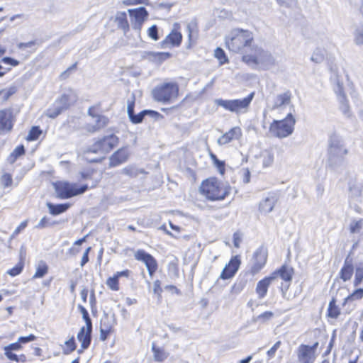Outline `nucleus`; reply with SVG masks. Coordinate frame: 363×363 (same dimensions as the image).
Segmentation results:
<instances>
[{"instance_id":"22","label":"nucleus","mask_w":363,"mask_h":363,"mask_svg":"<svg viewBox=\"0 0 363 363\" xmlns=\"http://www.w3.org/2000/svg\"><path fill=\"white\" fill-rule=\"evenodd\" d=\"M242 135V131L240 127H234L228 132L223 134L218 139L219 145H225L231 142L233 139H238Z\"/></svg>"},{"instance_id":"50","label":"nucleus","mask_w":363,"mask_h":363,"mask_svg":"<svg viewBox=\"0 0 363 363\" xmlns=\"http://www.w3.org/2000/svg\"><path fill=\"white\" fill-rule=\"evenodd\" d=\"M354 41L357 45H363V26H359L355 30Z\"/></svg>"},{"instance_id":"23","label":"nucleus","mask_w":363,"mask_h":363,"mask_svg":"<svg viewBox=\"0 0 363 363\" xmlns=\"http://www.w3.org/2000/svg\"><path fill=\"white\" fill-rule=\"evenodd\" d=\"M294 269L287 265L281 266L278 270L274 272L271 276H274V280L280 277L286 283L290 282L292 279Z\"/></svg>"},{"instance_id":"41","label":"nucleus","mask_w":363,"mask_h":363,"mask_svg":"<svg viewBox=\"0 0 363 363\" xmlns=\"http://www.w3.org/2000/svg\"><path fill=\"white\" fill-rule=\"evenodd\" d=\"M48 272V266L45 263L40 264L33 277V279H38L43 277Z\"/></svg>"},{"instance_id":"7","label":"nucleus","mask_w":363,"mask_h":363,"mask_svg":"<svg viewBox=\"0 0 363 363\" xmlns=\"http://www.w3.org/2000/svg\"><path fill=\"white\" fill-rule=\"evenodd\" d=\"M255 96V92H251L247 96L242 99L225 100L222 99H216L215 103L218 106L224 108L225 110L235 113H246L248 111L250 105Z\"/></svg>"},{"instance_id":"12","label":"nucleus","mask_w":363,"mask_h":363,"mask_svg":"<svg viewBox=\"0 0 363 363\" xmlns=\"http://www.w3.org/2000/svg\"><path fill=\"white\" fill-rule=\"evenodd\" d=\"M134 257L135 259L145 263L149 275L152 276L157 269V263L154 257L143 250H137Z\"/></svg>"},{"instance_id":"14","label":"nucleus","mask_w":363,"mask_h":363,"mask_svg":"<svg viewBox=\"0 0 363 363\" xmlns=\"http://www.w3.org/2000/svg\"><path fill=\"white\" fill-rule=\"evenodd\" d=\"M128 13L130 16L134 19L132 23V27L136 30H140L144 21L148 16V12L143 6L137 9H129Z\"/></svg>"},{"instance_id":"27","label":"nucleus","mask_w":363,"mask_h":363,"mask_svg":"<svg viewBox=\"0 0 363 363\" xmlns=\"http://www.w3.org/2000/svg\"><path fill=\"white\" fill-rule=\"evenodd\" d=\"M114 22L116 23L118 28L123 30L124 33L129 30V24L125 12L118 11L115 16Z\"/></svg>"},{"instance_id":"52","label":"nucleus","mask_w":363,"mask_h":363,"mask_svg":"<svg viewBox=\"0 0 363 363\" xmlns=\"http://www.w3.org/2000/svg\"><path fill=\"white\" fill-rule=\"evenodd\" d=\"M362 228V220H353L350 225V230L351 233H359Z\"/></svg>"},{"instance_id":"64","label":"nucleus","mask_w":363,"mask_h":363,"mask_svg":"<svg viewBox=\"0 0 363 363\" xmlns=\"http://www.w3.org/2000/svg\"><path fill=\"white\" fill-rule=\"evenodd\" d=\"M28 221L24 220L20 223V225L15 229L13 232V235H18L23 230H24L28 225Z\"/></svg>"},{"instance_id":"24","label":"nucleus","mask_w":363,"mask_h":363,"mask_svg":"<svg viewBox=\"0 0 363 363\" xmlns=\"http://www.w3.org/2000/svg\"><path fill=\"white\" fill-rule=\"evenodd\" d=\"M273 281L274 276L270 275L258 281L256 286V292L258 294L259 298H262L266 296L268 287Z\"/></svg>"},{"instance_id":"48","label":"nucleus","mask_w":363,"mask_h":363,"mask_svg":"<svg viewBox=\"0 0 363 363\" xmlns=\"http://www.w3.org/2000/svg\"><path fill=\"white\" fill-rule=\"evenodd\" d=\"M1 182L4 188L11 187L13 184V177L11 173H4L1 177Z\"/></svg>"},{"instance_id":"58","label":"nucleus","mask_w":363,"mask_h":363,"mask_svg":"<svg viewBox=\"0 0 363 363\" xmlns=\"http://www.w3.org/2000/svg\"><path fill=\"white\" fill-rule=\"evenodd\" d=\"M146 116H148L155 119V121H160L163 119L164 116L159 112L154 110L145 109Z\"/></svg>"},{"instance_id":"25","label":"nucleus","mask_w":363,"mask_h":363,"mask_svg":"<svg viewBox=\"0 0 363 363\" xmlns=\"http://www.w3.org/2000/svg\"><path fill=\"white\" fill-rule=\"evenodd\" d=\"M312 347L306 345H301L298 350V359L301 363H313L311 357Z\"/></svg>"},{"instance_id":"11","label":"nucleus","mask_w":363,"mask_h":363,"mask_svg":"<svg viewBox=\"0 0 363 363\" xmlns=\"http://www.w3.org/2000/svg\"><path fill=\"white\" fill-rule=\"evenodd\" d=\"M267 250L261 246L256 250L252 258L250 272L252 274H257L265 265L267 259Z\"/></svg>"},{"instance_id":"38","label":"nucleus","mask_w":363,"mask_h":363,"mask_svg":"<svg viewBox=\"0 0 363 363\" xmlns=\"http://www.w3.org/2000/svg\"><path fill=\"white\" fill-rule=\"evenodd\" d=\"M325 60V51L320 48H317L314 50L311 60L315 63L320 64Z\"/></svg>"},{"instance_id":"36","label":"nucleus","mask_w":363,"mask_h":363,"mask_svg":"<svg viewBox=\"0 0 363 363\" xmlns=\"http://www.w3.org/2000/svg\"><path fill=\"white\" fill-rule=\"evenodd\" d=\"M242 61L250 66L256 67L258 65V64L255 48H254L252 54L243 55Z\"/></svg>"},{"instance_id":"26","label":"nucleus","mask_w":363,"mask_h":363,"mask_svg":"<svg viewBox=\"0 0 363 363\" xmlns=\"http://www.w3.org/2000/svg\"><path fill=\"white\" fill-rule=\"evenodd\" d=\"M291 93L289 90L283 94H278L274 100L272 109H277L283 106L289 105L291 103Z\"/></svg>"},{"instance_id":"33","label":"nucleus","mask_w":363,"mask_h":363,"mask_svg":"<svg viewBox=\"0 0 363 363\" xmlns=\"http://www.w3.org/2000/svg\"><path fill=\"white\" fill-rule=\"evenodd\" d=\"M17 91V88L15 86H10L7 89H3L0 90V96L1 97L2 101H7L13 94Z\"/></svg>"},{"instance_id":"47","label":"nucleus","mask_w":363,"mask_h":363,"mask_svg":"<svg viewBox=\"0 0 363 363\" xmlns=\"http://www.w3.org/2000/svg\"><path fill=\"white\" fill-rule=\"evenodd\" d=\"M210 157L214 165L218 168L219 172L221 174H223L225 172V162L223 161L219 160L216 155L212 152L210 153Z\"/></svg>"},{"instance_id":"13","label":"nucleus","mask_w":363,"mask_h":363,"mask_svg":"<svg viewBox=\"0 0 363 363\" xmlns=\"http://www.w3.org/2000/svg\"><path fill=\"white\" fill-rule=\"evenodd\" d=\"M16 118L11 108L0 110V131L10 132L13 127Z\"/></svg>"},{"instance_id":"40","label":"nucleus","mask_w":363,"mask_h":363,"mask_svg":"<svg viewBox=\"0 0 363 363\" xmlns=\"http://www.w3.org/2000/svg\"><path fill=\"white\" fill-rule=\"evenodd\" d=\"M87 236L88 235L84 236L83 238L77 240L74 243L72 247L69 250V253L71 255L75 256L82 250L81 245L85 241Z\"/></svg>"},{"instance_id":"55","label":"nucleus","mask_w":363,"mask_h":363,"mask_svg":"<svg viewBox=\"0 0 363 363\" xmlns=\"http://www.w3.org/2000/svg\"><path fill=\"white\" fill-rule=\"evenodd\" d=\"M349 190H350V196L353 198L359 197L361 196L362 189L358 185H356V184L350 185Z\"/></svg>"},{"instance_id":"34","label":"nucleus","mask_w":363,"mask_h":363,"mask_svg":"<svg viewBox=\"0 0 363 363\" xmlns=\"http://www.w3.org/2000/svg\"><path fill=\"white\" fill-rule=\"evenodd\" d=\"M247 283V280L245 277L238 278L233 285L231 292L233 294H239L245 287Z\"/></svg>"},{"instance_id":"39","label":"nucleus","mask_w":363,"mask_h":363,"mask_svg":"<svg viewBox=\"0 0 363 363\" xmlns=\"http://www.w3.org/2000/svg\"><path fill=\"white\" fill-rule=\"evenodd\" d=\"M128 116L132 123H133V124L141 123L143 122L144 118L146 116L145 109L140 111L138 114H136V113H135V112H133L131 114L128 115Z\"/></svg>"},{"instance_id":"10","label":"nucleus","mask_w":363,"mask_h":363,"mask_svg":"<svg viewBox=\"0 0 363 363\" xmlns=\"http://www.w3.org/2000/svg\"><path fill=\"white\" fill-rule=\"evenodd\" d=\"M78 308L82 313L83 318L86 321V333H85L84 327L82 328L77 335V338L82 343V348L86 349L89 346L91 341V319L89 315V313L86 309L82 306H79Z\"/></svg>"},{"instance_id":"28","label":"nucleus","mask_w":363,"mask_h":363,"mask_svg":"<svg viewBox=\"0 0 363 363\" xmlns=\"http://www.w3.org/2000/svg\"><path fill=\"white\" fill-rule=\"evenodd\" d=\"M108 122L109 119L106 116L92 113V131L106 127Z\"/></svg>"},{"instance_id":"51","label":"nucleus","mask_w":363,"mask_h":363,"mask_svg":"<svg viewBox=\"0 0 363 363\" xmlns=\"http://www.w3.org/2000/svg\"><path fill=\"white\" fill-rule=\"evenodd\" d=\"M274 314L271 311H266L259 315H257L256 318H255V321L256 322H260L262 323H264L271 319L273 317Z\"/></svg>"},{"instance_id":"6","label":"nucleus","mask_w":363,"mask_h":363,"mask_svg":"<svg viewBox=\"0 0 363 363\" xmlns=\"http://www.w3.org/2000/svg\"><path fill=\"white\" fill-rule=\"evenodd\" d=\"M296 120L289 113L283 120H274L269 127L270 133L275 137L284 138L292 134Z\"/></svg>"},{"instance_id":"5","label":"nucleus","mask_w":363,"mask_h":363,"mask_svg":"<svg viewBox=\"0 0 363 363\" xmlns=\"http://www.w3.org/2000/svg\"><path fill=\"white\" fill-rule=\"evenodd\" d=\"M230 40L225 41L228 49L234 52H239L242 50L251 46L253 36L251 32L238 29L231 33Z\"/></svg>"},{"instance_id":"62","label":"nucleus","mask_w":363,"mask_h":363,"mask_svg":"<svg viewBox=\"0 0 363 363\" xmlns=\"http://www.w3.org/2000/svg\"><path fill=\"white\" fill-rule=\"evenodd\" d=\"M281 341L277 342L268 351L267 354L269 358H272L274 356L277 350L279 348L281 345Z\"/></svg>"},{"instance_id":"37","label":"nucleus","mask_w":363,"mask_h":363,"mask_svg":"<svg viewBox=\"0 0 363 363\" xmlns=\"http://www.w3.org/2000/svg\"><path fill=\"white\" fill-rule=\"evenodd\" d=\"M363 280V263H359L355 269V277L354 280V286H358Z\"/></svg>"},{"instance_id":"31","label":"nucleus","mask_w":363,"mask_h":363,"mask_svg":"<svg viewBox=\"0 0 363 363\" xmlns=\"http://www.w3.org/2000/svg\"><path fill=\"white\" fill-rule=\"evenodd\" d=\"M337 300L333 297L328 304V316L330 318L337 319L340 314V309L336 304Z\"/></svg>"},{"instance_id":"9","label":"nucleus","mask_w":363,"mask_h":363,"mask_svg":"<svg viewBox=\"0 0 363 363\" xmlns=\"http://www.w3.org/2000/svg\"><path fill=\"white\" fill-rule=\"evenodd\" d=\"M118 138L114 134H111L98 140L92 145V152H100L103 155L100 158H92V162H98L104 157L118 144Z\"/></svg>"},{"instance_id":"18","label":"nucleus","mask_w":363,"mask_h":363,"mask_svg":"<svg viewBox=\"0 0 363 363\" xmlns=\"http://www.w3.org/2000/svg\"><path fill=\"white\" fill-rule=\"evenodd\" d=\"M255 52L257 57V64L262 65L266 68L275 65V59L268 51H265L262 48H255Z\"/></svg>"},{"instance_id":"59","label":"nucleus","mask_w":363,"mask_h":363,"mask_svg":"<svg viewBox=\"0 0 363 363\" xmlns=\"http://www.w3.org/2000/svg\"><path fill=\"white\" fill-rule=\"evenodd\" d=\"M1 62L10 65L11 67H16L19 65V61L10 57H4L1 60Z\"/></svg>"},{"instance_id":"63","label":"nucleus","mask_w":363,"mask_h":363,"mask_svg":"<svg viewBox=\"0 0 363 363\" xmlns=\"http://www.w3.org/2000/svg\"><path fill=\"white\" fill-rule=\"evenodd\" d=\"M273 155L270 153H268L267 156H265L263 159V166L266 167H269L273 163Z\"/></svg>"},{"instance_id":"53","label":"nucleus","mask_w":363,"mask_h":363,"mask_svg":"<svg viewBox=\"0 0 363 363\" xmlns=\"http://www.w3.org/2000/svg\"><path fill=\"white\" fill-rule=\"evenodd\" d=\"M106 284L110 287L111 289L117 291L118 290V278L114 275L112 277H109L107 279Z\"/></svg>"},{"instance_id":"21","label":"nucleus","mask_w":363,"mask_h":363,"mask_svg":"<svg viewBox=\"0 0 363 363\" xmlns=\"http://www.w3.org/2000/svg\"><path fill=\"white\" fill-rule=\"evenodd\" d=\"M182 40V35L181 33L172 30L170 33H169L164 40H163L160 43V46L162 48H166L169 44H171L172 46H179Z\"/></svg>"},{"instance_id":"57","label":"nucleus","mask_w":363,"mask_h":363,"mask_svg":"<svg viewBox=\"0 0 363 363\" xmlns=\"http://www.w3.org/2000/svg\"><path fill=\"white\" fill-rule=\"evenodd\" d=\"M135 101V94H132L130 99H128V101H127V104H128V106H127V113H128V116L131 114L132 113L135 112L134 111Z\"/></svg>"},{"instance_id":"56","label":"nucleus","mask_w":363,"mask_h":363,"mask_svg":"<svg viewBox=\"0 0 363 363\" xmlns=\"http://www.w3.org/2000/svg\"><path fill=\"white\" fill-rule=\"evenodd\" d=\"M148 36L154 40L160 38L158 35V28L156 25H152L147 30Z\"/></svg>"},{"instance_id":"19","label":"nucleus","mask_w":363,"mask_h":363,"mask_svg":"<svg viewBox=\"0 0 363 363\" xmlns=\"http://www.w3.org/2000/svg\"><path fill=\"white\" fill-rule=\"evenodd\" d=\"M350 252L345 259L344 264L339 272V277L343 281L350 280L354 273V266Z\"/></svg>"},{"instance_id":"2","label":"nucleus","mask_w":363,"mask_h":363,"mask_svg":"<svg viewBox=\"0 0 363 363\" xmlns=\"http://www.w3.org/2000/svg\"><path fill=\"white\" fill-rule=\"evenodd\" d=\"M199 190L207 199L218 201L228 196L231 187L221 183L216 178H209L202 182Z\"/></svg>"},{"instance_id":"16","label":"nucleus","mask_w":363,"mask_h":363,"mask_svg":"<svg viewBox=\"0 0 363 363\" xmlns=\"http://www.w3.org/2000/svg\"><path fill=\"white\" fill-rule=\"evenodd\" d=\"M335 91L339 96L340 111L345 117L350 118L352 116L350 107L348 101L346 99V96L343 91L342 84H341L338 80L337 82V87L335 88Z\"/></svg>"},{"instance_id":"44","label":"nucleus","mask_w":363,"mask_h":363,"mask_svg":"<svg viewBox=\"0 0 363 363\" xmlns=\"http://www.w3.org/2000/svg\"><path fill=\"white\" fill-rule=\"evenodd\" d=\"M363 297V289L359 288L354 290L350 295L345 298L343 305L352 300H359Z\"/></svg>"},{"instance_id":"46","label":"nucleus","mask_w":363,"mask_h":363,"mask_svg":"<svg viewBox=\"0 0 363 363\" xmlns=\"http://www.w3.org/2000/svg\"><path fill=\"white\" fill-rule=\"evenodd\" d=\"M60 104V107L62 108V111L67 109L71 106L70 96L68 94L62 95L57 100Z\"/></svg>"},{"instance_id":"17","label":"nucleus","mask_w":363,"mask_h":363,"mask_svg":"<svg viewBox=\"0 0 363 363\" xmlns=\"http://www.w3.org/2000/svg\"><path fill=\"white\" fill-rule=\"evenodd\" d=\"M129 157V152L126 147L118 149L109 158V167H113L125 162Z\"/></svg>"},{"instance_id":"61","label":"nucleus","mask_w":363,"mask_h":363,"mask_svg":"<svg viewBox=\"0 0 363 363\" xmlns=\"http://www.w3.org/2000/svg\"><path fill=\"white\" fill-rule=\"evenodd\" d=\"M186 28L188 30V38H189V40H191L192 35L194 34V32L196 29V22L191 21V23H188Z\"/></svg>"},{"instance_id":"35","label":"nucleus","mask_w":363,"mask_h":363,"mask_svg":"<svg viewBox=\"0 0 363 363\" xmlns=\"http://www.w3.org/2000/svg\"><path fill=\"white\" fill-rule=\"evenodd\" d=\"M151 56L154 60L157 62L158 63H162L163 61L171 57L172 54L167 52H149L148 54Z\"/></svg>"},{"instance_id":"45","label":"nucleus","mask_w":363,"mask_h":363,"mask_svg":"<svg viewBox=\"0 0 363 363\" xmlns=\"http://www.w3.org/2000/svg\"><path fill=\"white\" fill-rule=\"evenodd\" d=\"M214 56L219 60V63L221 65L228 62V59L225 55V52L221 48H216L214 51Z\"/></svg>"},{"instance_id":"42","label":"nucleus","mask_w":363,"mask_h":363,"mask_svg":"<svg viewBox=\"0 0 363 363\" xmlns=\"http://www.w3.org/2000/svg\"><path fill=\"white\" fill-rule=\"evenodd\" d=\"M24 268V262L21 259L13 268L8 270L7 273L11 277H16L20 274Z\"/></svg>"},{"instance_id":"20","label":"nucleus","mask_w":363,"mask_h":363,"mask_svg":"<svg viewBox=\"0 0 363 363\" xmlns=\"http://www.w3.org/2000/svg\"><path fill=\"white\" fill-rule=\"evenodd\" d=\"M277 201V196L274 194H269L268 196L259 203V211L263 213H269L272 212Z\"/></svg>"},{"instance_id":"8","label":"nucleus","mask_w":363,"mask_h":363,"mask_svg":"<svg viewBox=\"0 0 363 363\" xmlns=\"http://www.w3.org/2000/svg\"><path fill=\"white\" fill-rule=\"evenodd\" d=\"M179 87L175 83H164L155 86L152 91L155 101L163 104L169 103L178 96Z\"/></svg>"},{"instance_id":"49","label":"nucleus","mask_w":363,"mask_h":363,"mask_svg":"<svg viewBox=\"0 0 363 363\" xmlns=\"http://www.w3.org/2000/svg\"><path fill=\"white\" fill-rule=\"evenodd\" d=\"M26 150L23 145H18L13 151L11 153L10 157L13 161H15L18 157L25 155Z\"/></svg>"},{"instance_id":"4","label":"nucleus","mask_w":363,"mask_h":363,"mask_svg":"<svg viewBox=\"0 0 363 363\" xmlns=\"http://www.w3.org/2000/svg\"><path fill=\"white\" fill-rule=\"evenodd\" d=\"M36 336L30 334L28 336L20 337L16 342L11 343L4 347V354L6 358L11 362L17 363H26L28 361L27 356L25 354H16L14 352L23 349V344L34 341Z\"/></svg>"},{"instance_id":"54","label":"nucleus","mask_w":363,"mask_h":363,"mask_svg":"<svg viewBox=\"0 0 363 363\" xmlns=\"http://www.w3.org/2000/svg\"><path fill=\"white\" fill-rule=\"evenodd\" d=\"M62 111V108L59 107H51L47 111V116L50 118H55L59 116Z\"/></svg>"},{"instance_id":"3","label":"nucleus","mask_w":363,"mask_h":363,"mask_svg":"<svg viewBox=\"0 0 363 363\" xmlns=\"http://www.w3.org/2000/svg\"><path fill=\"white\" fill-rule=\"evenodd\" d=\"M56 195L61 199H70L84 194L88 189V185L82 182H71L65 180L52 183Z\"/></svg>"},{"instance_id":"32","label":"nucleus","mask_w":363,"mask_h":363,"mask_svg":"<svg viewBox=\"0 0 363 363\" xmlns=\"http://www.w3.org/2000/svg\"><path fill=\"white\" fill-rule=\"evenodd\" d=\"M43 131L39 126H32L26 138L27 141H35L39 139Z\"/></svg>"},{"instance_id":"29","label":"nucleus","mask_w":363,"mask_h":363,"mask_svg":"<svg viewBox=\"0 0 363 363\" xmlns=\"http://www.w3.org/2000/svg\"><path fill=\"white\" fill-rule=\"evenodd\" d=\"M151 350L153 353L154 360L157 362H162L169 356L168 352H167L163 348L157 347L154 342L152 343Z\"/></svg>"},{"instance_id":"1","label":"nucleus","mask_w":363,"mask_h":363,"mask_svg":"<svg viewBox=\"0 0 363 363\" xmlns=\"http://www.w3.org/2000/svg\"><path fill=\"white\" fill-rule=\"evenodd\" d=\"M348 150L342 136L334 133L328 139V167L333 171L342 170L345 166V156Z\"/></svg>"},{"instance_id":"30","label":"nucleus","mask_w":363,"mask_h":363,"mask_svg":"<svg viewBox=\"0 0 363 363\" xmlns=\"http://www.w3.org/2000/svg\"><path fill=\"white\" fill-rule=\"evenodd\" d=\"M47 206L49 209L50 213L53 216H57L67 211L71 206V204L69 203L60 204H53L51 203H48Z\"/></svg>"},{"instance_id":"43","label":"nucleus","mask_w":363,"mask_h":363,"mask_svg":"<svg viewBox=\"0 0 363 363\" xmlns=\"http://www.w3.org/2000/svg\"><path fill=\"white\" fill-rule=\"evenodd\" d=\"M76 343L74 337L72 336L68 340L65 342V347L63 348V353L65 354H70L76 349Z\"/></svg>"},{"instance_id":"60","label":"nucleus","mask_w":363,"mask_h":363,"mask_svg":"<svg viewBox=\"0 0 363 363\" xmlns=\"http://www.w3.org/2000/svg\"><path fill=\"white\" fill-rule=\"evenodd\" d=\"M77 67V65L74 64L72 66L69 67V68H67L65 71H64L63 72H62L60 75V79L61 80H65L66 79H67L69 77V74L71 73V72L74 69Z\"/></svg>"},{"instance_id":"15","label":"nucleus","mask_w":363,"mask_h":363,"mask_svg":"<svg viewBox=\"0 0 363 363\" xmlns=\"http://www.w3.org/2000/svg\"><path fill=\"white\" fill-rule=\"evenodd\" d=\"M240 264L241 261L239 257L233 256L229 261L228 264H225L223 269V271L220 275V279H228L233 277L238 272Z\"/></svg>"}]
</instances>
